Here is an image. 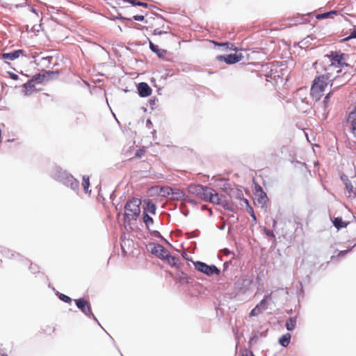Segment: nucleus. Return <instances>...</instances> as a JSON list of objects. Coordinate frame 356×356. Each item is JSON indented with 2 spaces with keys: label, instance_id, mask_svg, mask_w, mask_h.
Wrapping results in <instances>:
<instances>
[{
  "label": "nucleus",
  "instance_id": "f257e3e1",
  "mask_svg": "<svg viewBox=\"0 0 356 356\" xmlns=\"http://www.w3.org/2000/svg\"><path fill=\"white\" fill-rule=\"evenodd\" d=\"M352 74L348 73L344 71L343 74L332 76L328 74L327 72L316 76L311 88V95L313 99L316 101H318L321 97L323 95V92L329 83H330L331 87H334V89L339 88L341 86L344 85L350 78Z\"/></svg>",
  "mask_w": 356,
  "mask_h": 356
},
{
  "label": "nucleus",
  "instance_id": "f03ea898",
  "mask_svg": "<svg viewBox=\"0 0 356 356\" xmlns=\"http://www.w3.org/2000/svg\"><path fill=\"white\" fill-rule=\"evenodd\" d=\"M327 58L330 63L325 68V71L327 72L328 74L332 76L338 74L341 76L344 71L350 73L348 69L350 68V67L342 61V54L339 55L337 53H332L330 56H327Z\"/></svg>",
  "mask_w": 356,
  "mask_h": 356
},
{
  "label": "nucleus",
  "instance_id": "7ed1b4c3",
  "mask_svg": "<svg viewBox=\"0 0 356 356\" xmlns=\"http://www.w3.org/2000/svg\"><path fill=\"white\" fill-rule=\"evenodd\" d=\"M141 204L140 200L138 198H134L127 202L125 204L124 209L126 211L130 212L129 213H125L124 214V218L126 220H136V218L139 216L140 213V205Z\"/></svg>",
  "mask_w": 356,
  "mask_h": 356
},
{
  "label": "nucleus",
  "instance_id": "20e7f679",
  "mask_svg": "<svg viewBox=\"0 0 356 356\" xmlns=\"http://www.w3.org/2000/svg\"><path fill=\"white\" fill-rule=\"evenodd\" d=\"M195 268L208 275V276H212L213 274L219 275L220 274V270L215 266V265H207V264L202 262V261H195L193 262Z\"/></svg>",
  "mask_w": 356,
  "mask_h": 356
},
{
  "label": "nucleus",
  "instance_id": "39448f33",
  "mask_svg": "<svg viewBox=\"0 0 356 356\" xmlns=\"http://www.w3.org/2000/svg\"><path fill=\"white\" fill-rule=\"evenodd\" d=\"M75 303L77 307L80 309L84 314L90 318H92L93 320H95L99 325H100L96 317L92 314L90 303L87 300L83 298H79L75 300Z\"/></svg>",
  "mask_w": 356,
  "mask_h": 356
},
{
  "label": "nucleus",
  "instance_id": "423d86ee",
  "mask_svg": "<svg viewBox=\"0 0 356 356\" xmlns=\"http://www.w3.org/2000/svg\"><path fill=\"white\" fill-rule=\"evenodd\" d=\"M243 58L242 54H234L227 56H218L216 59L219 61H225L227 64L231 65L241 61Z\"/></svg>",
  "mask_w": 356,
  "mask_h": 356
},
{
  "label": "nucleus",
  "instance_id": "0eeeda50",
  "mask_svg": "<svg viewBox=\"0 0 356 356\" xmlns=\"http://www.w3.org/2000/svg\"><path fill=\"white\" fill-rule=\"evenodd\" d=\"M69 175L70 173L58 166H55L51 172V177L60 183H63Z\"/></svg>",
  "mask_w": 356,
  "mask_h": 356
},
{
  "label": "nucleus",
  "instance_id": "6e6552de",
  "mask_svg": "<svg viewBox=\"0 0 356 356\" xmlns=\"http://www.w3.org/2000/svg\"><path fill=\"white\" fill-rule=\"evenodd\" d=\"M271 293L265 296L264 299L252 309L250 313V316H256L261 314L265 309H267V300L270 297Z\"/></svg>",
  "mask_w": 356,
  "mask_h": 356
},
{
  "label": "nucleus",
  "instance_id": "1a4fd4ad",
  "mask_svg": "<svg viewBox=\"0 0 356 356\" xmlns=\"http://www.w3.org/2000/svg\"><path fill=\"white\" fill-rule=\"evenodd\" d=\"M58 75V71H45L43 74L35 75L33 80L37 83H41L44 80H49L52 78L57 77Z\"/></svg>",
  "mask_w": 356,
  "mask_h": 356
},
{
  "label": "nucleus",
  "instance_id": "9d476101",
  "mask_svg": "<svg viewBox=\"0 0 356 356\" xmlns=\"http://www.w3.org/2000/svg\"><path fill=\"white\" fill-rule=\"evenodd\" d=\"M62 184L78 193L79 189V182L72 175L70 174L69 176H67V178L63 181Z\"/></svg>",
  "mask_w": 356,
  "mask_h": 356
},
{
  "label": "nucleus",
  "instance_id": "9b49d317",
  "mask_svg": "<svg viewBox=\"0 0 356 356\" xmlns=\"http://www.w3.org/2000/svg\"><path fill=\"white\" fill-rule=\"evenodd\" d=\"M252 283V278L250 276H246L245 277L239 279L236 282V284L241 292L245 293L247 290H248Z\"/></svg>",
  "mask_w": 356,
  "mask_h": 356
},
{
  "label": "nucleus",
  "instance_id": "f8f14e48",
  "mask_svg": "<svg viewBox=\"0 0 356 356\" xmlns=\"http://www.w3.org/2000/svg\"><path fill=\"white\" fill-rule=\"evenodd\" d=\"M151 252L163 260L165 259L169 253V252L160 244L154 245V247L151 249Z\"/></svg>",
  "mask_w": 356,
  "mask_h": 356
},
{
  "label": "nucleus",
  "instance_id": "ddd939ff",
  "mask_svg": "<svg viewBox=\"0 0 356 356\" xmlns=\"http://www.w3.org/2000/svg\"><path fill=\"white\" fill-rule=\"evenodd\" d=\"M138 94L140 97H148L152 93V88L147 83L141 82L138 85Z\"/></svg>",
  "mask_w": 356,
  "mask_h": 356
},
{
  "label": "nucleus",
  "instance_id": "4468645a",
  "mask_svg": "<svg viewBox=\"0 0 356 356\" xmlns=\"http://www.w3.org/2000/svg\"><path fill=\"white\" fill-rule=\"evenodd\" d=\"M331 95V93L329 92L324 98L323 102L321 103V105L317 107V111L322 114L324 118H326L327 114V107H328V99Z\"/></svg>",
  "mask_w": 356,
  "mask_h": 356
},
{
  "label": "nucleus",
  "instance_id": "2eb2a0df",
  "mask_svg": "<svg viewBox=\"0 0 356 356\" xmlns=\"http://www.w3.org/2000/svg\"><path fill=\"white\" fill-rule=\"evenodd\" d=\"M204 186L201 184H191L188 186V192L196 195L198 198L204 191Z\"/></svg>",
  "mask_w": 356,
  "mask_h": 356
},
{
  "label": "nucleus",
  "instance_id": "dca6fc26",
  "mask_svg": "<svg viewBox=\"0 0 356 356\" xmlns=\"http://www.w3.org/2000/svg\"><path fill=\"white\" fill-rule=\"evenodd\" d=\"M24 53V51L22 49L15 50L9 53H4L2 54V58L4 59H8L10 60H15L19 58L21 54Z\"/></svg>",
  "mask_w": 356,
  "mask_h": 356
},
{
  "label": "nucleus",
  "instance_id": "f3484780",
  "mask_svg": "<svg viewBox=\"0 0 356 356\" xmlns=\"http://www.w3.org/2000/svg\"><path fill=\"white\" fill-rule=\"evenodd\" d=\"M348 122L351 124L353 133L356 137V108L349 113Z\"/></svg>",
  "mask_w": 356,
  "mask_h": 356
},
{
  "label": "nucleus",
  "instance_id": "a211bd4d",
  "mask_svg": "<svg viewBox=\"0 0 356 356\" xmlns=\"http://www.w3.org/2000/svg\"><path fill=\"white\" fill-rule=\"evenodd\" d=\"M156 206L152 202V200H147L145 201V207L144 208L143 213L154 215L156 213Z\"/></svg>",
  "mask_w": 356,
  "mask_h": 356
},
{
  "label": "nucleus",
  "instance_id": "6ab92c4d",
  "mask_svg": "<svg viewBox=\"0 0 356 356\" xmlns=\"http://www.w3.org/2000/svg\"><path fill=\"white\" fill-rule=\"evenodd\" d=\"M213 192H214V189L208 186H204V191L202 193L199 198L205 202H209L210 195H211Z\"/></svg>",
  "mask_w": 356,
  "mask_h": 356
},
{
  "label": "nucleus",
  "instance_id": "aec40b11",
  "mask_svg": "<svg viewBox=\"0 0 356 356\" xmlns=\"http://www.w3.org/2000/svg\"><path fill=\"white\" fill-rule=\"evenodd\" d=\"M34 89L35 86L32 81H29L27 83L24 84L22 92L24 93L25 95H28L31 94L34 90Z\"/></svg>",
  "mask_w": 356,
  "mask_h": 356
},
{
  "label": "nucleus",
  "instance_id": "412c9836",
  "mask_svg": "<svg viewBox=\"0 0 356 356\" xmlns=\"http://www.w3.org/2000/svg\"><path fill=\"white\" fill-rule=\"evenodd\" d=\"M150 49L155 52L159 57H163L165 54V51L159 48L157 45H155L152 42H149Z\"/></svg>",
  "mask_w": 356,
  "mask_h": 356
},
{
  "label": "nucleus",
  "instance_id": "4be33fe9",
  "mask_svg": "<svg viewBox=\"0 0 356 356\" xmlns=\"http://www.w3.org/2000/svg\"><path fill=\"white\" fill-rule=\"evenodd\" d=\"M167 190L168 191H170L171 195H172V197L174 200H180V199H181L184 196V193L182 191L178 190V189H176V190L174 191L171 188H167Z\"/></svg>",
  "mask_w": 356,
  "mask_h": 356
},
{
  "label": "nucleus",
  "instance_id": "5701e85b",
  "mask_svg": "<svg viewBox=\"0 0 356 356\" xmlns=\"http://www.w3.org/2000/svg\"><path fill=\"white\" fill-rule=\"evenodd\" d=\"M222 195H220L218 193H216L215 191L211 193V195H210V200L209 202L216 204H220L221 203V198Z\"/></svg>",
  "mask_w": 356,
  "mask_h": 356
},
{
  "label": "nucleus",
  "instance_id": "b1692460",
  "mask_svg": "<svg viewBox=\"0 0 356 356\" xmlns=\"http://www.w3.org/2000/svg\"><path fill=\"white\" fill-rule=\"evenodd\" d=\"M345 185H346V190L349 194L348 196L349 197H352V196L355 197L356 195V193L354 190V187L352 185L351 181L348 179H346V180L345 181Z\"/></svg>",
  "mask_w": 356,
  "mask_h": 356
},
{
  "label": "nucleus",
  "instance_id": "393cba45",
  "mask_svg": "<svg viewBox=\"0 0 356 356\" xmlns=\"http://www.w3.org/2000/svg\"><path fill=\"white\" fill-rule=\"evenodd\" d=\"M267 200L268 197L266 194L261 191V193L257 199V204H259L261 207H264L266 205Z\"/></svg>",
  "mask_w": 356,
  "mask_h": 356
},
{
  "label": "nucleus",
  "instance_id": "a878e982",
  "mask_svg": "<svg viewBox=\"0 0 356 356\" xmlns=\"http://www.w3.org/2000/svg\"><path fill=\"white\" fill-rule=\"evenodd\" d=\"M291 337L289 333H286L282 335V337L279 339L280 344L284 347H286L290 343Z\"/></svg>",
  "mask_w": 356,
  "mask_h": 356
},
{
  "label": "nucleus",
  "instance_id": "bb28decb",
  "mask_svg": "<svg viewBox=\"0 0 356 356\" xmlns=\"http://www.w3.org/2000/svg\"><path fill=\"white\" fill-rule=\"evenodd\" d=\"M143 220L147 228L150 230V225L154 223L153 218L149 214L143 213Z\"/></svg>",
  "mask_w": 356,
  "mask_h": 356
},
{
  "label": "nucleus",
  "instance_id": "cd10ccee",
  "mask_svg": "<svg viewBox=\"0 0 356 356\" xmlns=\"http://www.w3.org/2000/svg\"><path fill=\"white\" fill-rule=\"evenodd\" d=\"M296 325V318L291 317L286 323V327L287 330L292 331L294 330Z\"/></svg>",
  "mask_w": 356,
  "mask_h": 356
},
{
  "label": "nucleus",
  "instance_id": "c85d7f7f",
  "mask_svg": "<svg viewBox=\"0 0 356 356\" xmlns=\"http://www.w3.org/2000/svg\"><path fill=\"white\" fill-rule=\"evenodd\" d=\"M333 224L338 229L346 227V224L340 218H335Z\"/></svg>",
  "mask_w": 356,
  "mask_h": 356
},
{
  "label": "nucleus",
  "instance_id": "c756f323",
  "mask_svg": "<svg viewBox=\"0 0 356 356\" xmlns=\"http://www.w3.org/2000/svg\"><path fill=\"white\" fill-rule=\"evenodd\" d=\"M89 186H90L89 177L83 176L82 186H83V191L86 193H88L90 192L88 190Z\"/></svg>",
  "mask_w": 356,
  "mask_h": 356
},
{
  "label": "nucleus",
  "instance_id": "7c9ffc66",
  "mask_svg": "<svg viewBox=\"0 0 356 356\" xmlns=\"http://www.w3.org/2000/svg\"><path fill=\"white\" fill-rule=\"evenodd\" d=\"M170 265L172 266H176L177 262L179 261V259L174 256H171L170 253H168V256L166 257L165 259Z\"/></svg>",
  "mask_w": 356,
  "mask_h": 356
},
{
  "label": "nucleus",
  "instance_id": "2f4dec72",
  "mask_svg": "<svg viewBox=\"0 0 356 356\" xmlns=\"http://www.w3.org/2000/svg\"><path fill=\"white\" fill-rule=\"evenodd\" d=\"M337 13V12L336 10H332V11L324 13H322V14H318V15H316V18L317 19L327 18V17H331L333 15H336Z\"/></svg>",
  "mask_w": 356,
  "mask_h": 356
},
{
  "label": "nucleus",
  "instance_id": "473e14b6",
  "mask_svg": "<svg viewBox=\"0 0 356 356\" xmlns=\"http://www.w3.org/2000/svg\"><path fill=\"white\" fill-rule=\"evenodd\" d=\"M51 56L42 57L40 60L41 64L45 67H48L51 63Z\"/></svg>",
  "mask_w": 356,
  "mask_h": 356
},
{
  "label": "nucleus",
  "instance_id": "72a5a7b5",
  "mask_svg": "<svg viewBox=\"0 0 356 356\" xmlns=\"http://www.w3.org/2000/svg\"><path fill=\"white\" fill-rule=\"evenodd\" d=\"M169 26H167V28L165 29H163V30H161L160 29H155L154 30V32H153V34L154 35H161V34H164V33H168L169 31Z\"/></svg>",
  "mask_w": 356,
  "mask_h": 356
},
{
  "label": "nucleus",
  "instance_id": "f704fd0d",
  "mask_svg": "<svg viewBox=\"0 0 356 356\" xmlns=\"http://www.w3.org/2000/svg\"><path fill=\"white\" fill-rule=\"evenodd\" d=\"M58 297H59L60 300H61L62 301H63L65 302L70 303L72 301V299L69 296H67L65 294H63V293H59Z\"/></svg>",
  "mask_w": 356,
  "mask_h": 356
},
{
  "label": "nucleus",
  "instance_id": "c9c22d12",
  "mask_svg": "<svg viewBox=\"0 0 356 356\" xmlns=\"http://www.w3.org/2000/svg\"><path fill=\"white\" fill-rule=\"evenodd\" d=\"M353 38H356V29L351 31L350 33V35L348 37L343 39V41H348L350 39H353Z\"/></svg>",
  "mask_w": 356,
  "mask_h": 356
},
{
  "label": "nucleus",
  "instance_id": "e433bc0d",
  "mask_svg": "<svg viewBox=\"0 0 356 356\" xmlns=\"http://www.w3.org/2000/svg\"><path fill=\"white\" fill-rule=\"evenodd\" d=\"M213 42L215 44V45L220 46V47H226V48H229L232 49L234 46L232 44H229L228 42H222V43H218V42Z\"/></svg>",
  "mask_w": 356,
  "mask_h": 356
},
{
  "label": "nucleus",
  "instance_id": "4c0bfd02",
  "mask_svg": "<svg viewBox=\"0 0 356 356\" xmlns=\"http://www.w3.org/2000/svg\"><path fill=\"white\" fill-rule=\"evenodd\" d=\"M248 213L250 214V216H251V217H252V218L253 222H256L257 218H256V216H255V215H254V211H253L252 208L250 207L248 209Z\"/></svg>",
  "mask_w": 356,
  "mask_h": 356
},
{
  "label": "nucleus",
  "instance_id": "58836bf2",
  "mask_svg": "<svg viewBox=\"0 0 356 356\" xmlns=\"http://www.w3.org/2000/svg\"><path fill=\"white\" fill-rule=\"evenodd\" d=\"M264 232L266 234V235L267 236H269V237H275V235H274V233L272 230L270 229H264Z\"/></svg>",
  "mask_w": 356,
  "mask_h": 356
},
{
  "label": "nucleus",
  "instance_id": "ea45409f",
  "mask_svg": "<svg viewBox=\"0 0 356 356\" xmlns=\"http://www.w3.org/2000/svg\"><path fill=\"white\" fill-rule=\"evenodd\" d=\"M242 356H254V355L252 351L245 350L243 351Z\"/></svg>",
  "mask_w": 356,
  "mask_h": 356
},
{
  "label": "nucleus",
  "instance_id": "a19ab883",
  "mask_svg": "<svg viewBox=\"0 0 356 356\" xmlns=\"http://www.w3.org/2000/svg\"><path fill=\"white\" fill-rule=\"evenodd\" d=\"M133 19L136 21H143L144 20V16L143 15H134L133 16Z\"/></svg>",
  "mask_w": 356,
  "mask_h": 356
},
{
  "label": "nucleus",
  "instance_id": "79ce46f5",
  "mask_svg": "<svg viewBox=\"0 0 356 356\" xmlns=\"http://www.w3.org/2000/svg\"><path fill=\"white\" fill-rule=\"evenodd\" d=\"M10 77L13 79V80H17L19 79V76L17 74L13 73V72H8Z\"/></svg>",
  "mask_w": 356,
  "mask_h": 356
},
{
  "label": "nucleus",
  "instance_id": "37998d69",
  "mask_svg": "<svg viewBox=\"0 0 356 356\" xmlns=\"http://www.w3.org/2000/svg\"><path fill=\"white\" fill-rule=\"evenodd\" d=\"M85 119V115L83 113H79L76 117V122L78 120L83 121Z\"/></svg>",
  "mask_w": 356,
  "mask_h": 356
},
{
  "label": "nucleus",
  "instance_id": "c03bdc74",
  "mask_svg": "<svg viewBox=\"0 0 356 356\" xmlns=\"http://www.w3.org/2000/svg\"><path fill=\"white\" fill-rule=\"evenodd\" d=\"M350 250H341L339 252L338 254V256L339 257H342V256H344L346 253H348L349 251Z\"/></svg>",
  "mask_w": 356,
  "mask_h": 356
},
{
  "label": "nucleus",
  "instance_id": "a18cd8bd",
  "mask_svg": "<svg viewBox=\"0 0 356 356\" xmlns=\"http://www.w3.org/2000/svg\"><path fill=\"white\" fill-rule=\"evenodd\" d=\"M138 6L147 8L148 6V4L147 3L140 1V3H138Z\"/></svg>",
  "mask_w": 356,
  "mask_h": 356
},
{
  "label": "nucleus",
  "instance_id": "49530a36",
  "mask_svg": "<svg viewBox=\"0 0 356 356\" xmlns=\"http://www.w3.org/2000/svg\"><path fill=\"white\" fill-rule=\"evenodd\" d=\"M223 266H224V268L225 269V268H227V266H229V263H228V262H225V263H224V265H223Z\"/></svg>",
  "mask_w": 356,
  "mask_h": 356
},
{
  "label": "nucleus",
  "instance_id": "de8ad7c7",
  "mask_svg": "<svg viewBox=\"0 0 356 356\" xmlns=\"http://www.w3.org/2000/svg\"><path fill=\"white\" fill-rule=\"evenodd\" d=\"M30 269L31 270V271H32L33 273H35V270H36V269H35V268H33V266H31V267H30Z\"/></svg>",
  "mask_w": 356,
  "mask_h": 356
},
{
  "label": "nucleus",
  "instance_id": "09e8293b",
  "mask_svg": "<svg viewBox=\"0 0 356 356\" xmlns=\"http://www.w3.org/2000/svg\"><path fill=\"white\" fill-rule=\"evenodd\" d=\"M346 179H348V178L345 176L341 177V179L343 181L344 183H345V181L346 180Z\"/></svg>",
  "mask_w": 356,
  "mask_h": 356
},
{
  "label": "nucleus",
  "instance_id": "8fccbe9b",
  "mask_svg": "<svg viewBox=\"0 0 356 356\" xmlns=\"http://www.w3.org/2000/svg\"><path fill=\"white\" fill-rule=\"evenodd\" d=\"M276 223H277L276 220H274L273 222V227H275L276 226Z\"/></svg>",
  "mask_w": 356,
  "mask_h": 356
},
{
  "label": "nucleus",
  "instance_id": "3c124183",
  "mask_svg": "<svg viewBox=\"0 0 356 356\" xmlns=\"http://www.w3.org/2000/svg\"><path fill=\"white\" fill-rule=\"evenodd\" d=\"M165 192H166L167 195H171V192H170V191H168V190L166 189V191H165Z\"/></svg>",
  "mask_w": 356,
  "mask_h": 356
},
{
  "label": "nucleus",
  "instance_id": "603ef678",
  "mask_svg": "<svg viewBox=\"0 0 356 356\" xmlns=\"http://www.w3.org/2000/svg\"><path fill=\"white\" fill-rule=\"evenodd\" d=\"M225 224L224 223L222 225H221V227H220V229H225Z\"/></svg>",
  "mask_w": 356,
  "mask_h": 356
},
{
  "label": "nucleus",
  "instance_id": "864d4df0",
  "mask_svg": "<svg viewBox=\"0 0 356 356\" xmlns=\"http://www.w3.org/2000/svg\"><path fill=\"white\" fill-rule=\"evenodd\" d=\"M154 234H155V236H156V235H157V234H159V232H157V231H155V232H154Z\"/></svg>",
  "mask_w": 356,
  "mask_h": 356
},
{
  "label": "nucleus",
  "instance_id": "5fc2aeb1",
  "mask_svg": "<svg viewBox=\"0 0 356 356\" xmlns=\"http://www.w3.org/2000/svg\"><path fill=\"white\" fill-rule=\"evenodd\" d=\"M140 153H138V152L136 153L137 156H140Z\"/></svg>",
  "mask_w": 356,
  "mask_h": 356
},
{
  "label": "nucleus",
  "instance_id": "6e6d98bb",
  "mask_svg": "<svg viewBox=\"0 0 356 356\" xmlns=\"http://www.w3.org/2000/svg\"><path fill=\"white\" fill-rule=\"evenodd\" d=\"M140 153H138V152L136 153L137 156H140Z\"/></svg>",
  "mask_w": 356,
  "mask_h": 356
},
{
  "label": "nucleus",
  "instance_id": "4d7b16f0",
  "mask_svg": "<svg viewBox=\"0 0 356 356\" xmlns=\"http://www.w3.org/2000/svg\"><path fill=\"white\" fill-rule=\"evenodd\" d=\"M1 356H8V355L6 354H5V353H2Z\"/></svg>",
  "mask_w": 356,
  "mask_h": 356
},
{
  "label": "nucleus",
  "instance_id": "13d9d810",
  "mask_svg": "<svg viewBox=\"0 0 356 356\" xmlns=\"http://www.w3.org/2000/svg\"><path fill=\"white\" fill-rule=\"evenodd\" d=\"M32 11L34 13H36V11L35 10L33 9Z\"/></svg>",
  "mask_w": 356,
  "mask_h": 356
},
{
  "label": "nucleus",
  "instance_id": "bf43d9fd",
  "mask_svg": "<svg viewBox=\"0 0 356 356\" xmlns=\"http://www.w3.org/2000/svg\"><path fill=\"white\" fill-rule=\"evenodd\" d=\"M245 201L246 204H248V200H245Z\"/></svg>",
  "mask_w": 356,
  "mask_h": 356
},
{
  "label": "nucleus",
  "instance_id": "052dcab7",
  "mask_svg": "<svg viewBox=\"0 0 356 356\" xmlns=\"http://www.w3.org/2000/svg\"><path fill=\"white\" fill-rule=\"evenodd\" d=\"M187 214H188V211L184 213L185 216H187Z\"/></svg>",
  "mask_w": 356,
  "mask_h": 356
}]
</instances>
